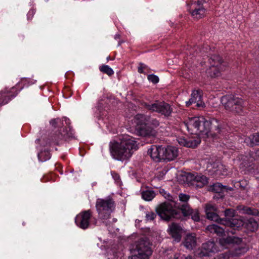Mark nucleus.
Wrapping results in <instances>:
<instances>
[{"instance_id":"47","label":"nucleus","mask_w":259,"mask_h":259,"mask_svg":"<svg viewBox=\"0 0 259 259\" xmlns=\"http://www.w3.org/2000/svg\"><path fill=\"white\" fill-rule=\"evenodd\" d=\"M109 221L111 222V224L110 225H108V226H110L112 224H113L114 223H115L117 221V219L113 218V219H112V221H110V219H109Z\"/></svg>"},{"instance_id":"5","label":"nucleus","mask_w":259,"mask_h":259,"mask_svg":"<svg viewBox=\"0 0 259 259\" xmlns=\"http://www.w3.org/2000/svg\"><path fill=\"white\" fill-rule=\"evenodd\" d=\"M206 229L211 233L216 234L221 237L219 239L220 244L223 246H233L239 245L242 242V238L235 235L233 231L225 230L223 228L213 224L207 226Z\"/></svg>"},{"instance_id":"31","label":"nucleus","mask_w":259,"mask_h":259,"mask_svg":"<svg viewBox=\"0 0 259 259\" xmlns=\"http://www.w3.org/2000/svg\"><path fill=\"white\" fill-rule=\"evenodd\" d=\"M51 155L48 150H44L38 154V159L42 162L46 161L50 159Z\"/></svg>"},{"instance_id":"41","label":"nucleus","mask_w":259,"mask_h":259,"mask_svg":"<svg viewBox=\"0 0 259 259\" xmlns=\"http://www.w3.org/2000/svg\"><path fill=\"white\" fill-rule=\"evenodd\" d=\"M250 157L254 160H259V150H256L254 152L250 153Z\"/></svg>"},{"instance_id":"14","label":"nucleus","mask_w":259,"mask_h":259,"mask_svg":"<svg viewBox=\"0 0 259 259\" xmlns=\"http://www.w3.org/2000/svg\"><path fill=\"white\" fill-rule=\"evenodd\" d=\"M205 212L207 218L208 220L216 222L221 224H224V219H221L217 213V208L215 205L211 204H206L205 206Z\"/></svg>"},{"instance_id":"46","label":"nucleus","mask_w":259,"mask_h":259,"mask_svg":"<svg viewBox=\"0 0 259 259\" xmlns=\"http://www.w3.org/2000/svg\"><path fill=\"white\" fill-rule=\"evenodd\" d=\"M138 71L140 73H143V69L142 68V66H139L138 68Z\"/></svg>"},{"instance_id":"44","label":"nucleus","mask_w":259,"mask_h":259,"mask_svg":"<svg viewBox=\"0 0 259 259\" xmlns=\"http://www.w3.org/2000/svg\"><path fill=\"white\" fill-rule=\"evenodd\" d=\"M230 257V253L224 252L221 253L219 256V259H229Z\"/></svg>"},{"instance_id":"3","label":"nucleus","mask_w":259,"mask_h":259,"mask_svg":"<svg viewBox=\"0 0 259 259\" xmlns=\"http://www.w3.org/2000/svg\"><path fill=\"white\" fill-rule=\"evenodd\" d=\"M120 140V142H110V151L114 159L123 161L132 156L133 150L136 149L137 145L135 138L128 135L123 136Z\"/></svg>"},{"instance_id":"55","label":"nucleus","mask_w":259,"mask_h":259,"mask_svg":"<svg viewBox=\"0 0 259 259\" xmlns=\"http://www.w3.org/2000/svg\"><path fill=\"white\" fill-rule=\"evenodd\" d=\"M119 45H120V42H118V46H119Z\"/></svg>"},{"instance_id":"33","label":"nucleus","mask_w":259,"mask_h":259,"mask_svg":"<svg viewBox=\"0 0 259 259\" xmlns=\"http://www.w3.org/2000/svg\"><path fill=\"white\" fill-rule=\"evenodd\" d=\"M100 70L108 75L109 76H111L114 74V71L112 68H111L109 66L106 65H103L100 67Z\"/></svg>"},{"instance_id":"32","label":"nucleus","mask_w":259,"mask_h":259,"mask_svg":"<svg viewBox=\"0 0 259 259\" xmlns=\"http://www.w3.org/2000/svg\"><path fill=\"white\" fill-rule=\"evenodd\" d=\"M235 210L232 208L226 209L224 211L226 219L224 220H230L232 219L235 215Z\"/></svg>"},{"instance_id":"1","label":"nucleus","mask_w":259,"mask_h":259,"mask_svg":"<svg viewBox=\"0 0 259 259\" xmlns=\"http://www.w3.org/2000/svg\"><path fill=\"white\" fill-rule=\"evenodd\" d=\"M53 128L48 139L47 145H59L73 136V131L70 126V120L66 117L62 119H52L50 122Z\"/></svg>"},{"instance_id":"21","label":"nucleus","mask_w":259,"mask_h":259,"mask_svg":"<svg viewBox=\"0 0 259 259\" xmlns=\"http://www.w3.org/2000/svg\"><path fill=\"white\" fill-rule=\"evenodd\" d=\"M139 133L141 136L154 137L156 136L157 132L153 128L148 126L147 123H145L139 127Z\"/></svg>"},{"instance_id":"8","label":"nucleus","mask_w":259,"mask_h":259,"mask_svg":"<svg viewBox=\"0 0 259 259\" xmlns=\"http://www.w3.org/2000/svg\"><path fill=\"white\" fill-rule=\"evenodd\" d=\"M221 102L226 110L235 113H242L244 105L241 98L232 95H226L222 98Z\"/></svg>"},{"instance_id":"20","label":"nucleus","mask_w":259,"mask_h":259,"mask_svg":"<svg viewBox=\"0 0 259 259\" xmlns=\"http://www.w3.org/2000/svg\"><path fill=\"white\" fill-rule=\"evenodd\" d=\"M211 191L218 193L220 198H223L224 197V192H228L233 190V188L227 186L223 185L221 183H217L214 184L211 187Z\"/></svg>"},{"instance_id":"34","label":"nucleus","mask_w":259,"mask_h":259,"mask_svg":"<svg viewBox=\"0 0 259 259\" xmlns=\"http://www.w3.org/2000/svg\"><path fill=\"white\" fill-rule=\"evenodd\" d=\"M150 256L138 252H134L131 256V259H149Z\"/></svg>"},{"instance_id":"42","label":"nucleus","mask_w":259,"mask_h":259,"mask_svg":"<svg viewBox=\"0 0 259 259\" xmlns=\"http://www.w3.org/2000/svg\"><path fill=\"white\" fill-rule=\"evenodd\" d=\"M177 141L181 145L186 147L187 138L185 137H179Z\"/></svg>"},{"instance_id":"16","label":"nucleus","mask_w":259,"mask_h":259,"mask_svg":"<svg viewBox=\"0 0 259 259\" xmlns=\"http://www.w3.org/2000/svg\"><path fill=\"white\" fill-rule=\"evenodd\" d=\"M218 251L217 247L213 241H207L202 244L201 250L199 253L200 256H208L211 252Z\"/></svg>"},{"instance_id":"51","label":"nucleus","mask_w":259,"mask_h":259,"mask_svg":"<svg viewBox=\"0 0 259 259\" xmlns=\"http://www.w3.org/2000/svg\"><path fill=\"white\" fill-rule=\"evenodd\" d=\"M119 37H120V35L119 34H116L115 35V39L119 38Z\"/></svg>"},{"instance_id":"35","label":"nucleus","mask_w":259,"mask_h":259,"mask_svg":"<svg viewBox=\"0 0 259 259\" xmlns=\"http://www.w3.org/2000/svg\"><path fill=\"white\" fill-rule=\"evenodd\" d=\"M195 178L196 174L188 173L186 176V181L188 183L193 185V183L195 181Z\"/></svg>"},{"instance_id":"18","label":"nucleus","mask_w":259,"mask_h":259,"mask_svg":"<svg viewBox=\"0 0 259 259\" xmlns=\"http://www.w3.org/2000/svg\"><path fill=\"white\" fill-rule=\"evenodd\" d=\"M184 246L189 250H192L197 245V238L195 233L187 234L183 241Z\"/></svg>"},{"instance_id":"49","label":"nucleus","mask_w":259,"mask_h":259,"mask_svg":"<svg viewBox=\"0 0 259 259\" xmlns=\"http://www.w3.org/2000/svg\"><path fill=\"white\" fill-rule=\"evenodd\" d=\"M140 66H142V68H143H143H145V67H146V65H144V64H143V63H140Z\"/></svg>"},{"instance_id":"40","label":"nucleus","mask_w":259,"mask_h":259,"mask_svg":"<svg viewBox=\"0 0 259 259\" xmlns=\"http://www.w3.org/2000/svg\"><path fill=\"white\" fill-rule=\"evenodd\" d=\"M163 196L165 197V198H166L167 200V201H166L165 202H172L174 203H177L175 201V198L170 194L166 193V192H165Z\"/></svg>"},{"instance_id":"12","label":"nucleus","mask_w":259,"mask_h":259,"mask_svg":"<svg viewBox=\"0 0 259 259\" xmlns=\"http://www.w3.org/2000/svg\"><path fill=\"white\" fill-rule=\"evenodd\" d=\"M93 212L91 209L82 211L76 216L75 224L79 228L85 230L90 227Z\"/></svg>"},{"instance_id":"54","label":"nucleus","mask_w":259,"mask_h":259,"mask_svg":"<svg viewBox=\"0 0 259 259\" xmlns=\"http://www.w3.org/2000/svg\"><path fill=\"white\" fill-rule=\"evenodd\" d=\"M22 224H23V225H24V226L25 225V223H24V222H23Z\"/></svg>"},{"instance_id":"45","label":"nucleus","mask_w":259,"mask_h":259,"mask_svg":"<svg viewBox=\"0 0 259 259\" xmlns=\"http://www.w3.org/2000/svg\"><path fill=\"white\" fill-rule=\"evenodd\" d=\"M112 178L116 181H118L120 179L119 175L115 171H111V172Z\"/></svg>"},{"instance_id":"22","label":"nucleus","mask_w":259,"mask_h":259,"mask_svg":"<svg viewBox=\"0 0 259 259\" xmlns=\"http://www.w3.org/2000/svg\"><path fill=\"white\" fill-rule=\"evenodd\" d=\"M209 62L210 66L220 67L221 70H225L227 64L223 61L220 56L217 55H212L209 59Z\"/></svg>"},{"instance_id":"10","label":"nucleus","mask_w":259,"mask_h":259,"mask_svg":"<svg viewBox=\"0 0 259 259\" xmlns=\"http://www.w3.org/2000/svg\"><path fill=\"white\" fill-rule=\"evenodd\" d=\"M134 252H138L150 256L152 253V243L149 238L143 236L139 238L135 243Z\"/></svg>"},{"instance_id":"7","label":"nucleus","mask_w":259,"mask_h":259,"mask_svg":"<svg viewBox=\"0 0 259 259\" xmlns=\"http://www.w3.org/2000/svg\"><path fill=\"white\" fill-rule=\"evenodd\" d=\"M177 203L164 202L157 205L155 210L162 220L169 222L173 219L181 217L180 211L177 209Z\"/></svg>"},{"instance_id":"23","label":"nucleus","mask_w":259,"mask_h":259,"mask_svg":"<svg viewBox=\"0 0 259 259\" xmlns=\"http://www.w3.org/2000/svg\"><path fill=\"white\" fill-rule=\"evenodd\" d=\"M243 226L249 232H253L256 231L258 227L257 222L253 218H250L244 222Z\"/></svg>"},{"instance_id":"28","label":"nucleus","mask_w":259,"mask_h":259,"mask_svg":"<svg viewBox=\"0 0 259 259\" xmlns=\"http://www.w3.org/2000/svg\"><path fill=\"white\" fill-rule=\"evenodd\" d=\"M137 118L138 119H144L147 122V124H150L152 125L154 127H156L159 126V122L158 120L155 118H151L150 117H146L143 114L137 115Z\"/></svg>"},{"instance_id":"53","label":"nucleus","mask_w":259,"mask_h":259,"mask_svg":"<svg viewBox=\"0 0 259 259\" xmlns=\"http://www.w3.org/2000/svg\"><path fill=\"white\" fill-rule=\"evenodd\" d=\"M107 61H109V60H110V56H108V57L107 58Z\"/></svg>"},{"instance_id":"6","label":"nucleus","mask_w":259,"mask_h":259,"mask_svg":"<svg viewBox=\"0 0 259 259\" xmlns=\"http://www.w3.org/2000/svg\"><path fill=\"white\" fill-rule=\"evenodd\" d=\"M115 207L113 199L108 197L105 199L98 198L96 203V208L98 213L99 220L105 226L108 227L111 222V214L114 211Z\"/></svg>"},{"instance_id":"36","label":"nucleus","mask_w":259,"mask_h":259,"mask_svg":"<svg viewBox=\"0 0 259 259\" xmlns=\"http://www.w3.org/2000/svg\"><path fill=\"white\" fill-rule=\"evenodd\" d=\"M243 142L245 143L247 146L250 147H253V141L252 140V135L249 137H245L244 139Z\"/></svg>"},{"instance_id":"43","label":"nucleus","mask_w":259,"mask_h":259,"mask_svg":"<svg viewBox=\"0 0 259 259\" xmlns=\"http://www.w3.org/2000/svg\"><path fill=\"white\" fill-rule=\"evenodd\" d=\"M156 217V214L153 212H149L146 214V218L147 220L152 221Z\"/></svg>"},{"instance_id":"37","label":"nucleus","mask_w":259,"mask_h":259,"mask_svg":"<svg viewBox=\"0 0 259 259\" xmlns=\"http://www.w3.org/2000/svg\"><path fill=\"white\" fill-rule=\"evenodd\" d=\"M179 200L183 203H187L190 199V196L185 194L181 193L179 196Z\"/></svg>"},{"instance_id":"52","label":"nucleus","mask_w":259,"mask_h":259,"mask_svg":"<svg viewBox=\"0 0 259 259\" xmlns=\"http://www.w3.org/2000/svg\"><path fill=\"white\" fill-rule=\"evenodd\" d=\"M97 221L96 219H95V221H94V224L95 225H97Z\"/></svg>"},{"instance_id":"4","label":"nucleus","mask_w":259,"mask_h":259,"mask_svg":"<svg viewBox=\"0 0 259 259\" xmlns=\"http://www.w3.org/2000/svg\"><path fill=\"white\" fill-rule=\"evenodd\" d=\"M153 161L157 162L162 160H174L178 155V149L173 146L163 147L162 145H153L147 151Z\"/></svg>"},{"instance_id":"38","label":"nucleus","mask_w":259,"mask_h":259,"mask_svg":"<svg viewBox=\"0 0 259 259\" xmlns=\"http://www.w3.org/2000/svg\"><path fill=\"white\" fill-rule=\"evenodd\" d=\"M147 78L150 81L154 84L158 83L159 80L158 77L154 74L149 75Z\"/></svg>"},{"instance_id":"30","label":"nucleus","mask_w":259,"mask_h":259,"mask_svg":"<svg viewBox=\"0 0 259 259\" xmlns=\"http://www.w3.org/2000/svg\"><path fill=\"white\" fill-rule=\"evenodd\" d=\"M142 197L146 201H151L155 196V193L153 190L144 191L141 193Z\"/></svg>"},{"instance_id":"9","label":"nucleus","mask_w":259,"mask_h":259,"mask_svg":"<svg viewBox=\"0 0 259 259\" xmlns=\"http://www.w3.org/2000/svg\"><path fill=\"white\" fill-rule=\"evenodd\" d=\"M142 105L148 110L157 112L166 117L170 116L172 112V108L171 107V106L164 102L156 101L154 103L144 102Z\"/></svg>"},{"instance_id":"39","label":"nucleus","mask_w":259,"mask_h":259,"mask_svg":"<svg viewBox=\"0 0 259 259\" xmlns=\"http://www.w3.org/2000/svg\"><path fill=\"white\" fill-rule=\"evenodd\" d=\"M252 140L253 141L254 146H259V133H256L252 135Z\"/></svg>"},{"instance_id":"15","label":"nucleus","mask_w":259,"mask_h":259,"mask_svg":"<svg viewBox=\"0 0 259 259\" xmlns=\"http://www.w3.org/2000/svg\"><path fill=\"white\" fill-rule=\"evenodd\" d=\"M202 97L201 95V92L199 91H194L191 97L188 101L186 102L187 107H189L193 103H196L195 106L200 108H203L205 107V103L202 101Z\"/></svg>"},{"instance_id":"11","label":"nucleus","mask_w":259,"mask_h":259,"mask_svg":"<svg viewBox=\"0 0 259 259\" xmlns=\"http://www.w3.org/2000/svg\"><path fill=\"white\" fill-rule=\"evenodd\" d=\"M177 209L180 211L181 217L177 218L178 220H183L184 218L191 216V219L195 222H199L200 220L199 212L198 209H192L188 203L177 204Z\"/></svg>"},{"instance_id":"27","label":"nucleus","mask_w":259,"mask_h":259,"mask_svg":"<svg viewBox=\"0 0 259 259\" xmlns=\"http://www.w3.org/2000/svg\"><path fill=\"white\" fill-rule=\"evenodd\" d=\"M224 70L220 69V67L210 66L209 69L206 70V73L211 78L218 77L220 75L221 71Z\"/></svg>"},{"instance_id":"29","label":"nucleus","mask_w":259,"mask_h":259,"mask_svg":"<svg viewBox=\"0 0 259 259\" xmlns=\"http://www.w3.org/2000/svg\"><path fill=\"white\" fill-rule=\"evenodd\" d=\"M201 140L197 137H191L187 138L186 147L189 148H195L200 143Z\"/></svg>"},{"instance_id":"48","label":"nucleus","mask_w":259,"mask_h":259,"mask_svg":"<svg viewBox=\"0 0 259 259\" xmlns=\"http://www.w3.org/2000/svg\"><path fill=\"white\" fill-rule=\"evenodd\" d=\"M180 255L179 254H175L174 255V258L175 259H178Z\"/></svg>"},{"instance_id":"17","label":"nucleus","mask_w":259,"mask_h":259,"mask_svg":"<svg viewBox=\"0 0 259 259\" xmlns=\"http://www.w3.org/2000/svg\"><path fill=\"white\" fill-rule=\"evenodd\" d=\"M169 234L174 240L179 242L181 240L182 228L178 224L172 223L169 226Z\"/></svg>"},{"instance_id":"13","label":"nucleus","mask_w":259,"mask_h":259,"mask_svg":"<svg viewBox=\"0 0 259 259\" xmlns=\"http://www.w3.org/2000/svg\"><path fill=\"white\" fill-rule=\"evenodd\" d=\"M204 2L205 0H197L189 5V12L194 19H199L204 17L206 12V9L203 6Z\"/></svg>"},{"instance_id":"50","label":"nucleus","mask_w":259,"mask_h":259,"mask_svg":"<svg viewBox=\"0 0 259 259\" xmlns=\"http://www.w3.org/2000/svg\"><path fill=\"white\" fill-rule=\"evenodd\" d=\"M185 259H193V258L191 256H188L185 257Z\"/></svg>"},{"instance_id":"2","label":"nucleus","mask_w":259,"mask_h":259,"mask_svg":"<svg viewBox=\"0 0 259 259\" xmlns=\"http://www.w3.org/2000/svg\"><path fill=\"white\" fill-rule=\"evenodd\" d=\"M185 125L189 131L190 127H193L196 132L206 135L211 133L215 135H224L226 132V125L222 121L215 118L207 120L203 117H194L190 119Z\"/></svg>"},{"instance_id":"26","label":"nucleus","mask_w":259,"mask_h":259,"mask_svg":"<svg viewBox=\"0 0 259 259\" xmlns=\"http://www.w3.org/2000/svg\"><path fill=\"white\" fill-rule=\"evenodd\" d=\"M17 93L12 94L10 92H1L0 93V106L8 103L12 98L17 95Z\"/></svg>"},{"instance_id":"24","label":"nucleus","mask_w":259,"mask_h":259,"mask_svg":"<svg viewBox=\"0 0 259 259\" xmlns=\"http://www.w3.org/2000/svg\"><path fill=\"white\" fill-rule=\"evenodd\" d=\"M208 183V179L206 176L201 174H196V178L193 183V186L197 188H202Z\"/></svg>"},{"instance_id":"19","label":"nucleus","mask_w":259,"mask_h":259,"mask_svg":"<svg viewBox=\"0 0 259 259\" xmlns=\"http://www.w3.org/2000/svg\"><path fill=\"white\" fill-rule=\"evenodd\" d=\"M223 225L228 226L230 229L229 231H233L236 234V230H239L244 224V222L241 220L231 219L230 220H225L224 221Z\"/></svg>"},{"instance_id":"25","label":"nucleus","mask_w":259,"mask_h":259,"mask_svg":"<svg viewBox=\"0 0 259 259\" xmlns=\"http://www.w3.org/2000/svg\"><path fill=\"white\" fill-rule=\"evenodd\" d=\"M237 209L241 213L249 215H257L259 213L257 209L244 205L237 206Z\"/></svg>"}]
</instances>
